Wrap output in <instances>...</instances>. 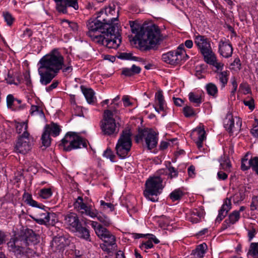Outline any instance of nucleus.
<instances>
[{
	"label": "nucleus",
	"instance_id": "nucleus-18",
	"mask_svg": "<svg viewBox=\"0 0 258 258\" xmlns=\"http://www.w3.org/2000/svg\"><path fill=\"white\" fill-rule=\"evenodd\" d=\"M219 51L220 54L225 58L231 56L233 53L232 44L229 41L221 39L219 43Z\"/></svg>",
	"mask_w": 258,
	"mask_h": 258
},
{
	"label": "nucleus",
	"instance_id": "nucleus-34",
	"mask_svg": "<svg viewBox=\"0 0 258 258\" xmlns=\"http://www.w3.org/2000/svg\"><path fill=\"white\" fill-rule=\"evenodd\" d=\"M202 217H203V212L195 209L190 212V217L189 218V220L193 223H197L200 221Z\"/></svg>",
	"mask_w": 258,
	"mask_h": 258
},
{
	"label": "nucleus",
	"instance_id": "nucleus-37",
	"mask_svg": "<svg viewBox=\"0 0 258 258\" xmlns=\"http://www.w3.org/2000/svg\"><path fill=\"white\" fill-rule=\"evenodd\" d=\"M183 195V191L180 188H178L171 192L169 197L173 202H174L180 200Z\"/></svg>",
	"mask_w": 258,
	"mask_h": 258
},
{
	"label": "nucleus",
	"instance_id": "nucleus-50",
	"mask_svg": "<svg viewBox=\"0 0 258 258\" xmlns=\"http://www.w3.org/2000/svg\"><path fill=\"white\" fill-rule=\"evenodd\" d=\"M243 103L245 106H248L250 110H253L254 109V101L253 98H250L248 100H244Z\"/></svg>",
	"mask_w": 258,
	"mask_h": 258
},
{
	"label": "nucleus",
	"instance_id": "nucleus-12",
	"mask_svg": "<svg viewBox=\"0 0 258 258\" xmlns=\"http://www.w3.org/2000/svg\"><path fill=\"white\" fill-rule=\"evenodd\" d=\"M236 124L234 123V119L231 113H228L224 121V125L226 130L230 134H232L234 132H238L240 130L242 121L240 118L236 117Z\"/></svg>",
	"mask_w": 258,
	"mask_h": 258
},
{
	"label": "nucleus",
	"instance_id": "nucleus-54",
	"mask_svg": "<svg viewBox=\"0 0 258 258\" xmlns=\"http://www.w3.org/2000/svg\"><path fill=\"white\" fill-rule=\"evenodd\" d=\"M244 199V194L243 191H239L235 194L234 196V201L238 202L242 201Z\"/></svg>",
	"mask_w": 258,
	"mask_h": 258
},
{
	"label": "nucleus",
	"instance_id": "nucleus-7",
	"mask_svg": "<svg viewBox=\"0 0 258 258\" xmlns=\"http://www.w3.org/2000/svg\"><path fill=\"white\" fill-rule=\"evenodd\" d=\"M113 113L110 110H104L103 119L101 122L100 127L103 134L107 136L117 135L119 127L117 126L114 118Z\"/></svg>",
	"mask_w": 258,
	"mask_h": 258
},
{
	"label": "nucleus",
	"instance_id": "nucleus-26",
	"mask_svg": "<svg viewBox=\"0 0 258 258\" xmlns=\"http://www.w3.org/2000/svg\"><path fill=\"white\" fill-rule=\"evenodd\" d=\"M140 67L133 64L131 68H123L122 70V75L126 77H132L136 74H138L141 72Z\"/></svg>",
	"mask_w": 258,
	"mask_h": 258
},
{
	"label": "nucleus",
	"instance_id": "nucleus-19",
	"mask_svg": "<svg viewBox=\"0 0 258 258\" xmlns=\"http://www.w3.org/2000/svg\"><path fill=\"white\" fill-rule=\"evenodd\" d=\"M231 208V203L230 199H225L224 204L219 211L218 215L216 219V222L220 223L227 215L228 211Z\"/></svg>",
	"mask_w": 258,
	"mask_h": 258
},
{
	"label": "nucleus",
	"instance_id": "nucleus-22",
	"mask_svg": "<svg viewBox=\"0 0 258 258\" xmlns=\"http://www.w3.org/2000/svg\"><path fill=\"white\" fill-rule=\"evenodd\" d=\"M240 218L239 211H234L229 215L228 218L226 219L222 225L223 229H227L231 224L235 223Z\"/></svg>",
	"mask_w": 258,
	"mask_h": 258
},
{
	"label": "nucleus",
	"instance_id": "nucleus-36",
	"mask_svg": "<svg viewBox=\"0 0 258 258\" xmlns=\"http://www.w3.org/2000/svg\"><path fill=\"white\" fill-rule=\"evenodd\" d=\"M189 100L190 102L195 103V106H199L200 104L203 102L202 97L193 92H190L188 94Z\"/></svg>",
	"mask_w": 258,
	"mask_h": 258
},
{
	"label": "nucleus",
	"instance_id": "nucleus-55",
	"mask_svg": "<svg viewBox=\"0 0 258 258\" xmlns=\"http://www.w3.org/2000/svg\"><path fill=\"white\" fill-rule=\"evenodd\" d=\"M250 209L252 211L258 209V199L257 197H254L252 198L250 204Z\"/></svg>",
	"mask_w": 258,
	"mask_h": 258
},
{
	"label": "nucleus",
	"instance_id": "nucleus-24",
	"mask_svg": "<svg viewBox=\"0 0 258 258\" xmlns=\"http://www.w3.org/2000/svg\"><path fill=\"white\" fill-rule=\"evenodd\" d=\"M75 231L78 233V235L81 238L90 241V235L89 230L86 227H83L81 224Z\"/></svg>",
	"mask_w": 258,
	"mask_h": 258
},
{
	"label": "nucleus",
	"instance_id": "nucleus-61",
	"mask_svg": "<svg viewBox=\"0 0 258 258\" xmlns=\"http://www.w3.org/2000/svg\"><path fill=\"white\" fill-rule=\"evenodd\" d=\"M101 206H103L104 208H109L111 211H113L114 209V206L113 204L110 203H106L104 201L101 200L100 201Z\"/></svg>",
	"mask_w": 258,
	"mask_h": 258
},
{
	"label": "nucleus",
	"instance_id": "nucleus-38",
	"mask_svg": "<svg viewBox=\"0 0 258 258\" xmlns=\"http://www.w3.org/2000/svg\"><path fill=\"white\" fill-rule=\"evenodd\" d=\"M206 90L209 95L216 96L218 92L217 86L213 83H210L206 85Z\"/></svg>",
	"mask_w": 258,
	"mask_h": 258
},
{
	"label": "nucleus",
	"instance_id": "nucleus-15",
	"mask_svg": "<svg viewBox=\"0 0 258 258\" xmlns=\"http://www.w3.org/2000/svg\"><path fill=\"white\" fill-rule=\"evenodd\" d=\"M162 60L166 63L175 65L181 60V53L179 50L170 51L162 56Z\"/></svg>",
	"mask_w": 258,
	"mask_h": 258
},
{
	"label": "nucleus",
	"instance_id": "nucleus-4",
	"mask_svg": "<svg viewBox=\"0 0 258 258\" xmlns=\"http://www.w3.org/2000/svg\"><path fill=\"white\" fill-rule=\"evenodd\" d=\"M40 66L57 74L62 69L63 57L57 51H53L43 56L39 61Z\"/></svg>",
	"mask_w": 258,
	"mask_h": 258
},
{
	"label": "nucleus",
	"instance_id": "nucleus-42",
	"mask_svg": "<svg viewBox=\"0 0 258 258\" xmlns=\"http://www.w3.org/2000/svg\"><path fill=\"white\" fill-rule=\"evenodd\" d=\"M118 58L122 59L133 60L136 61L138 60L139 59L138 57L133 56L132 53L126 52L121 53L118 56Z\"/></svg>",
	"mask_w": 258,
	"mask_h": 258
},
{
	"label": "nucleus",
	"instance_id": "nucleus-33",
	"mask_svg": "<svg viewBox=\"0 0 258 258\" xmlns=\"http://www.w3.org/2000/svg\"><path fill=\"white\" fill-rule=\"evenodd\" d=\"M45 208V206L43 205H41V207L38 208V209L36 210L35 212V216H39V217H46V218L50 220L51 216L54 217V214H50L44 209Z\"/></svg>",
	"mask_w": 258,
	"mask_h": 258
},
{
	"label": "nucleus",
	"instance_id": "nucleus-56",
	"mask_svg": "<svg viewBox=\"0 0 258 258\" xmlns=\"http://www.w3.org/2000/svg\"><path fill=\"white\" fill-rule=\"evenodd\" d=\"M15 101V99L12 95L10 94L7 96V103L8 108H11Z\"/></svg>",
	"mask_w": 258,
	"mask_h": 258
},
{
	"label": "nucleus",
	"instance_id": "nucleus-11",
	"mask_svg": "<svg viewBox=\"0 0 258 258\" xmlns=\"http://www.w3.org/2000/svg\"><path fill=\"white\" fill-rule=\"evenodd\" d=\"M29 137V133L26 131L19 136L14 147V151L16 153L25 154L31 150V145Z\"/></svg>",
	"mask_w": 258,
	"mask_h": 258
},
{
	"label": "nucleus",
	"instance_id": "nucleus-23",
	"mask_svg": "<svg viewBox=\"0 0 258 258\" xmlns=\"http://www.w3.org/2000/svg\"><path fill=\"white\" fill-rule=\"evenodd\" d=\"M196 133H197L198 136V140L197 141L196 144L198 148H200L202 147V143L206 138V132L203 127L201 126H198L192 130L190 136H192Z\"/></svg>",
	"mask_w": 258,
	"mask_h": 258
},
{
	"label": "nucleus",
	"instance_id": "nucleus-9",
	"mask_svg": "<svg viewBox=\"0 0 258 258\" xmlns=\"http://www.w3.org/2000/svg\"><path fill=\"white\" fill-rule=\"evenodd\" d=\"M144 139L148 150H151L156 147L158 138L156 133L154 131H148L147 129L140 130L138 134L135 136L136 142L139 143Z\"/></svg>",
	"mask_w": 258,
	"mask_h": 258
},
{
	"label": "nucleus",
	"instance_id": "nucleus-62",
	"mask_svg": "<svg viewBox=\"0 0 258 258\" xmlns=\"http://www.w3.org/2000/svg\"><path fill=\"white\" fill-rule=\"evenodd\" d=\"M207 248V245L205 243L199 245L196 249L205 254L206 250Z\"/></svg>",
	"mask_w": 258,
	"mask_h": 258
},
{
	"label": "nucleus",
	"instance_id": "nucleus-14",
	"mask_svg": "<svg viewBox=\"0 0 258 258\" xmlns=\"http://www.w3.org/2000/svg\"><path fill=\"white\" fill-rule=\"evenodd\" d=\"M96 234L108 246L115 244V237L106 228L100 226L96 230Z\"/></svg>",
	"mask_w": 258,
	"mask_h": 258
},
{
	"label": "nucleus",
	"instance_id": "nucleus-5",
	"mask_svg": "<svg viewBox=\"0 0 258 258\" xmlns=\"http://www.w3.org/2000/svg\"><path fill=\"white\" fill-rule=\"evenodd\" d=\"M162 182V179L159 176L148 178L145 183L146 188L144 191L145 197L152 202L157 201V196L161 194L163 188Z\"/></svg>",
	"mask_w": 258,
	"mask_h": 258
},
{
	"label": "nucleus",
	"instance_id": "nucleus-2",
	"mask_svg": "<svg viewBox=\"0 0 258 258\" xmlns=\"http://www.w3.org/2000/svg\"><path fill=\"white\" fill-rule=\"evenodd\" d=\"M39 242V235L32 229H26L10 239L7 243L8 249L17 257L31 258L36 252L28 246Z\"/></svg>",
	"mask_w": 258,
	"mask_h": 258
},
{
	"label": "nucleus",
	"instance_id": "nucleus-6",
	"mask_svg": "<svg viewBox=\"0 0 258 258\" xmlns=\"http://www.w3.org/2000/svg\"><path fill=\"white\" fill-rule=\"evenodd\" d=\"M131 136L130 130L125 128L122 132L118 140L115 150L117 155L121 159L126 158L131 150L132 145Z\"/></svg>",
	"mask_w": 258,
	"mask_h": 258
},
{
	"label": "nucleus",
	"instance_id": "nucleus-10",
	"mask_svg": "<svg viewBox=\"0 0 258 258\" xmlns=\"http://www.w3.org/2000/svg\"><path fill=\"white\" fill-rule=\"evenodd\" d=\"M194 42L198 50L204 57V60L214 53L210 41L206 36L198 35L194 36Z\"/></svg>",
	"mask_w": 258,
	"mask_h": 258
},
{
	"label": "nucleus",
	"instance_id": "nucleus-47",
	"mask_svg": "<svg viewBox=\"0 0 258 258\" xmlns=\"http://www.w3.org/2000/svg\"><path fill=\"white\" fill-rule=\"evenodd\" d=\"M103 156L109 158L111 162H114V158L115 157V156L110 148H107L104 151Z\"/></svg>",
	"mask_w": 258,
	"mask_h": 258
},
{
	"label": "nucleus",
	"instance_id": "nucleus-57",
	"mask_svg": "<svg viewBox=\"0 0 258 258\" xmlns=\"http://www.w3.org/2000/svg\"><path fill=\"white\" fill-rule=\"evenodd\" d=\"M256 233L255 229L252 226L251 229L248 230V241H251Z\"/></svg>",
	"mask_w": 258,
	"mask_h": 258
},
{
	"label": "nucleus",
	"instance_id": "nucleus-63",
	"mask_svg": "<svg viewBox=\"0 0 258 258\" xmlns=\"http://www.w3.org/2000/svg\"><path fill=\"white\" fill-rule=\"evenodd\" d=\"M58 84V82L57 81H54L53 83L49 85V86L46 87L45 90L47 92H50L53 89H55L57 87Z\"/></svg>",
	"mask_w": 258,
	"mask_h": 258
},
{
	"label": "nucleus",
	"instance_id": "nucleus-31",
	"mask_svg": "<svg viewBox=\"0 0 258 258\" xmlns=\"http://www.w3.org/2000/svg\"><path fill=\"white\" fill-rule=\"evenodd\" d=\"M23 199L25 203L27 204L34 207H41L42 204H39L38 203L33 200L32 198V195L28 192H24L23 196Z\"/></svg>",
	"mask_w": 258,
	"mask_h": 258
},
{
	"label": "nucleus",
	"instance_id": "nucleus-1",
	"mask_svg": "<svg viewBox=\"0 0 258 258\" xmlns=\"http://www.w3.org/2000/svg\"><path fill=\"white\" fill-rule=\"evenodd\" d=\"M117 13V17L107 19L102 16L104 11L100 10L95 18L87 21V35L95 43L109 49L117 48L121 43V38L118 33V11Z\"/></svg>",
	"mask_w": 258,
	"mask_h": 258
},
{
	"label": "nucleus",
	"instance_id": "nucleus-30",
	"mask_svg": "<svg viewBox=\"0 0 258 258\" xmlns=\"http://www.w3.org/2000/svg\"><path fill=\"white\" fill-rule=\"evenodd\" d=\"M248 257L258 258V242H251L247 253Z\"/></svg>",
	"mask_w": 258,
	"mask_h": 258
},
{
	"label": "nucleus",
	"instance_id": "nucleus-17",
	"mask_svg": "<svg viewBox=\"0 0 258 258\" xmlns=\"http://www.w3.org/2000/svg\"><path fill=\"white\" fill-rule=\"evenodd\" d=\"M38 73L40 77V82L43 85L50 83L57 74L40 66L38 68Z\"/></svg>",
	"mask_w": 258,
	"mask_h": 258
},
{
	"label": "nucleus",
	"instance_id": "nucleus-13",
	"mask_svg": "<svg viewBox=\"0 0 258 258\" xmlns=\"http://www.w3.org/2000/svg\"><path fill=\"white\" fill-rule=\"evenodd\" d=\"M74 205L75 208L82 210V214H85L86 215L89 216L91 218H95L96 216H97L98 212L97 210L93 209L91 206H88L84 203L81 197H78Z\"/></svg>",
	"mask_w": 258,
	"mask_h": 258
},
{
	"label": "nucleus",
	"instance_id": "nucleus-59",
	"mask_svg": "<svg viewBox=\"0 0 258 258\" xmlns=\"http://www.w3.org/2000/svg\"><path fill=\"white\" fill-rule=\"evenodd\" d=\"M63 73H71L73 70L72 66L71 65L70 62H69L68 64H64L63 62V66L62 67V69H61Z\"/></svg>",
	"mask_w": 258,
	"mask_h": 258
},
{
	"label": "nucleus",
	"instance_id": "nucleus-21",
	"mask_svg": "<svg viewBox=\"0 0 258 258\" xmlns=\"http://www.w3.org/2000/svg\"><path fill=\"white\" fill-rule=\"evenodd\" d=\"M65 223L75 230L81 224V222L75 213L68 214L65 218Z\"/></svg>",
	"mask_w": 258,
	"mask_h": 258
},
{
	"label": "nucleus",
	"instance_id": "nucleus-53",
	"mask_svg": "<svg viewBox=\"0 0 258 258\" xmlns=\"http://www.w3.org/2000/svg\"><path fill=\"white\" fill-rule=\"evenodd\" d=\"M153 246L154 245H153L152 241H151V240L149 239L145 242H143L141 244L140 247L142 249L145 250L147 249L151 248L153 247Z\"/></svg>",
	"mask_w": 258,
	"mask_h": 258
},
{
	"label": "nucleus",
	"instance_id": "nucleus-46",
	"mask_svg": "<svg viewBox=\"0 0 258 258\" xmlns=\"http://www.w3.org/2000/svg\"><path fill=\"white\" fill-rule=\"evenodd\" d=\"M220 166L221 168L225 171L229 170L231 167V165L228 159L222 160L220 162Z\"/></svg>",
	"mask_w": 258,
	"mask_h": 258
},
{
	"label": "nucleus",
	"instance_id": "nucleus-20",
	"mask_svg": "<svg viewBox=\"0 0 258 258\" xmlns=\"http://www.w3.org/2000/svg\"><path fill=\"white\" fill-rule=\"evenodd\" d=\"M68 244V240L63 236H55L51 243V246L56 250H61Z\"/></svg>",
	"mask_w": 258,
	"mask_h": 258
},
{
	"label": "nucleus",
	"instance_id": "nucleus-29",
	"mask_svg": "<svg viewBox=\"0 0 258 258\" xmlns=\"http://www.w3.org/2000/svg\"><path fill=\"white\" fill-rule=\"evenodd\" d=\"M156 99L158 101V104L159 106V108H157L155 107V110L158 112H159V111H164V104H165V100L164 99L163 95L162 94V91L161 90L158 91L155 95Z\"/></svg>",
	"mask_w": 258,
	"mask_h": 258
},
{
	"label": "nucleus",
	"instance_id": "nucleus-52",
	"mask_svg": "<svg viewBox=\"0 0 258 258\" xmlns=\"http://www.w3.org/2000/svg\"><path fill=\"white\" fill-rule=\"evenodd\" d=\"M169 174L171 178L176 177L178 175V171L173 166H169L168 168Z\"/></svg>",
	"mask_w": 258,
	"mask_h": 258
},
{
	"label": "nucleus",
	"instance_id": "nucleus-45",
	"mask_svg": "<svg viewBox=\"0 0 258 258\" xmlns=\"http://www.w3.org/2000/svg\"><path fill=\"white\" fill-rule=\"evenodd\" d=\"M30 113L31 115L35 114H39L41 116H44L43 111L40 109L39 107L36 105H32L30 109Z\"/></svg>",
	"mask_w": 258,
	"mask_h": 258
},
{
	"label": "nucleus",
	"instance_id": "nucleus-41",
	"mask_svg": "<svg viewBox=\"0 0 258 258\" xmlns=\"http://www.w3.org/2000/svg\"><path fill=\"white\" fill-rule=\"evenodd\" d=\"M28 123L27 122H17L16 124V132L18 134H20L22 132H28Z\"/></svg>",
	"mask_w": 258,
	"mask_h": 258
},
{
	"label": "nucleus",
	"instance_id": "nucleus-44",
	"mask_svg": "<svg viewBox=\"0 0 258 258\" xmlns=\"http://www.w3.org/2000/svg\"><path fill=\"white\" fill-rule=\"evenodd\" d=\"M96 217L105 226H108L111 223L109 218L104 215H98V214Z\"/></svg>",
	"mask_w": 258,
	"mask_h": 258
},
{
	"label": "nucleus",
	"instance_id": "nucleus-27",
	"mask_svg": "<svg viewBox=\"0 0 258 258\" xmlns=\"http://www.w3.org/2000/svg\"><path fill=\"white\" fill-rule=\"evenodd\" d=\"M81 88L88 103L89 104L94 103L95 98L94 97V92L93 90L90 88H86L83 86H81Z\"/></svg>",
	"mask_w": 258,
	"mask_h": 258
},
{
	"label": "nucleus",
	"instance_id": "nucleus-43",
	"mask_svg": "<svg viewBox=\"0 0 258 258\" xmlns=\"http://www.w3.org/2000/svg\"><path fill=\"white\" fill-rule=\"evenodd\" d=\"M183 113L186 117H189L195 115L193 108L187 105L183 107Z\"/></svg>",
	"mask_w": 258,
	"mask_h": 258
},
{
	"label": "nucleus",
	"instance_id": "nucleus-49",
	"mask_svg": "<svg viewBox=\"0 0 258 258\" xmlns=\"http://www.w3.org/2000/svg\"><path fill=\"white\" fill-rule=\"evenodd\" d=\"M33 219L37 223L41 225H46L49 222V220H48L45 217H39V216H35V217H33Z\"/></svg>",
	"mask_w": 258,
	"mask_h": 258
},
{
	"label": "nucleus",
	"instance_id": "nucleus-48",
	"mask_svg": "<svg viewBox=\"0 0 258 258\" xmlns=\"http://www.w3.org/2000/svg\"><path fill=\"white\" fill-rule=\"evenodd\" d=\"M3 16L7 24L9 26L12 25L14 20L12 16L8 12L4 13Z\"/></svg>",
	"mask_w": 258,
	"mask_h": 258
},
{
	"label": "nucleus",
	"instance_id": "nucleus-40",
	"mask_svg": "<svg viewBox=\"0 0 258 258\" xmlns=\"http://www.w3.org/2000/svg\"><path fill=\"white\" fill-rule=\"evenodd\" d=\"M52 192L50 188H44L40 190L38 195L42 199H47L52 196Z\"/></svg>",
	"mask_w": 258,
	"mask_h": 258
},
{
	"label": "nucleus",
	"instance_id": "nucleus-39",
	"mask_svg": "<svg viewBox=\"0 0 258 258\" xmlns=\"http://www.w3.org/2000/svg\"><path fill=\"white\" fill-rule=\"evenodd\" d=\"M249 168H251L252 170L258 175V157H251L248 161Z\"/></svg>",
	"mask_w": 258,
	"mask_h": 258
},
{
	"label": "nucleus",
	"instance_id": "nucleus-58",
	"mask_svg": "<svg viewBox=\"0 0 258 258\" xmlns=\"http://www.w3.org/2000/svg\"><path fill=\"white\" fill-rule=\"evenodd\" d=\"M103 10L104 11V14L102 16H104V18L105 16L107 15L108 13H109L111 15H113L114 13H115V8L110 6L108 8H106L105 10Z\"/></svg>",
	"mask_w": 258,
	"mask_h": 258
},
{
	"label": "nucleus",
	"instance_id": "nucleus-51",
	"mask_svg": "<svg viewBox=\"0 0 258 258\" xmlns=\"http://www.w3.org/2000/svg\"><path fill=\"white\" fill-rule=\"evenodd\" d=\"M63 22H66V23H67L69 27L73 31L76 32L78 31V25L77 23L72 21H70L68 20H64L63 21Z\"/></svg>",
	"mask_w": 258,
	"mask_h": 258
},
{
	"label": "nucleus",
	"instance_id": "nucleus-32",
	"mask_svg": "<svg viewBox=\"0 0 258 258\" xmlns=\"http://www.w3.org/2000/svg\"><path fill=\"white\" fill-rule=\"evenodd\" d=\"M205 61L208 64L212 65L215 67L217 70H222L223 67V64L221 62H218L216 61V57L214 53L212 54L210 56L207 58Z\"/></svg>",
	"mask_w": 258,
	"mask_h": 258
},
{
	"label": "nucleus",
	"instance_id": "nucleus-8",
	"mask_svg": "<svg viewBox=\"0 0 258 258\" xmlns=\"http://www.w3.org/2000/svg\"><path fill=\"white\" fill-rule=\"evenodd\" d=\"M59 145L63 147L64 151H70L73 149L87 147V142L74 133H68L61 140V143Z\"/></svg>",
	"mask_w": 258,
	"mask_h": 258
},
{
	"label": "nucleus",
	"instance_id": "nucleus-28",
	"mask_svg": "<svg viewBox=\"0 0 258 258\" xmlns=\"http://www.w3.org/2000/svg\"><path fill=\"white\" fill-rule=\"evenodd\" d=\"M48 130V133L53 137H56L59 135L61 129L60 126L55 123L52 122L50 125H46L45 127V130Z\"/></svg>",
	"mask_w": 258,
	"mask_h": 258
},
{
	"label": "nucleus",
	"instance_id": "nucleus-35",
	"mask_svg": "<svg viewBox=\"0 0 258 258\" xmlns=\"http://www.w3.org/2000/svg\"><path fill=\"white\" fill-rule=\"evenodd\" d=\"M41 140L42 146L44 147V149L50 145L51 139L50 138V133H48V130H44L42 135Z\"/></svg>",
	"mask_w": 258,
	"mask_h": 258
},
{
	"label": "nucleus",
	"instance_id": "nucleus-60",
	"mask_svg": "<svg viewBox=\"0 0 258 258\" xmlns=\"http://www.w3.org/2000/svg\"><path fill=\"white\" fill-rule=\"evenodd\" d=\"M239 88L245 91V94H247L250 91V89L248 85L246 83H241L239 86Z\"/></svg>",
	"mask_w": 258,
	"mask_h": 258
},
{
	"label": "nucleus",
	"instance_id": "nucleus-16",
	"mask_svg": "<svg viewBox=\"0 0 258 258\" xmlns=\"http://www.w3.org/2000/svg\"><path fill=\"white\" fill-rule=\"evenodd\" d=\"M56 3V9L59 12L66 14L67 8L73 7L75 10L78 9L77 0H54Z\"/></svg>",
	"mask_w": 258,
	"mask_h": 258
},
{
	"label": "nucleus",
	"instance_id": "nucleus-64",
	"mask_svg": "<svg viewBox=\"0 0 258 258\" xmlns=\"http://www.w3.org/2000/svg\"><path fill=\"white\" fill-rule=\"evenodd\" d=\"M250 132L254 137L258 138V122L257 124L253 127Z\"/></svg>",
	"mask_w": 258,
	"mask_h": 258
},
{
	"label": "nucleus",
	"instance_id": "nucleus-25",
	"mask_svg": "<svg viewBox=\"0 0 258 258\" xmlns=\"http://www.w3.org/2000/svg\"><path fill=\"white\" fill-rule=\"evenodd\" d=\"M216 73L217 74L216 78L219 79L221 88H224L228 82L229 72L227 71H225L222 72L217 71Z\"/></svg>",
	"mask_w": 258,
	"mask_h": 258
},
{
	"label": "nucleus",
	"instance_id": "nucleus-3",
	"mask_svg": "<svg viewBox=\"0 0 258 258\" xmlns=\"http://www.w3.org/2000/svg\"><path fill=\"white\" fill-rule=\"evenodd\" d=\"M129 23L132 33L136 34L139 45L144 50L153 48L163 39L160 29L155 24H144L140 27L135 21H130Z\"/></svg>",
	"mask_w": 258,
	"mask_h": 258
}]
</instances>
